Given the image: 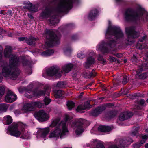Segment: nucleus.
<instances>
[{
	"label": "nucleus",
	"mask_w": 148,
	"mask_h": 148,
	"mask_svg": "<svg viewBox=\"0 0 148 148\" xmlns=\"http://www.w3.org/2000/svg\"><path fill=\"white\" fill-rule=\"evenodd\" d=\"M12 48L9 46H6L4 50V56L10 59V65L8 66L3 62H0V66L3 67L2 73L5 77H10L12 80L16 79L20 73V71L15 67L19 65L21 62L23 65L25 66L28 64V62L24 58L18 59L17 57L11 54Z\"/></svg>",
	"instance_id": "f257e3e1"
},
{
	"label": "nucleus",
	"mask_w": 148,
	"mask_h": 148,
	"mask_svg": "<svg viewBox=\"0 0 148 148\" xmlns=\"http://www.w3.org/2000/svg\"><path fill=\"white\" fill-rule=\"evenodd\" d=\"M124 37V35L119 27L110 25L106 32L105 38L109 39L107 42L103 41L97 47V50L104 54L108 53L109 47H113Z\"/></svg>",
	"instance_id": "f03ea898"
},
{
	"label": "nucleus",
	"mask_w": 148,
	"mask_h": 148,
	"mask_svg": "<svg viewBox=\"0 0 148 148\" xmlns=\"http://www.w3.org/2000/svg\"><path fill=\"white\" fill-rule=\"evenodd\" d=\"M56 126V129L51 131L49 136V138H57L59 137L60 138H63V136L66 135L68 132L66 123L64 121H62L59 123V119H56L54 120L50 126L53 127Z\"/></svg>",
	"instance_id": "7ed1b4c3"
},
{
	"label": "nucleus",
	"mask_w": 148,
	"mask_h": 148,
	"mask_svg": "<svg viewBox=\"0 0 148 148\" xmlns=\"http://www.w3.org/2000/svg\"><path fill=\"white\" fill-rule=\"evenodd\" d=\"M144 11L141 8H140L136 12H133L130 10H127L125 13V17L127 21L138 22L141 21L148 22V14L145 18H143L145 15Z\"/></svg>",
	"instance_id": "20e7f679"
},
{
	"label": "nucleus",
	"mask_w": 148,
	"mask_h": 148,
	"mask_svg": "<svg viewBox=\"0 0 148 148\" xmlns=\"http://www.w3.org/2000/svg\"><path fill=\"white\" fill-rule=\"evenodd\" d=\"M80 0H60L55 8L56 11L58 12H62L71 9L74 3H78Z\"/></svg>",
	"instance_id": "39448f33"
},
{
	"label": "nucleus",
	"mask_w": 148,
	"mask_h": 148,
	"mask_svg": "<svg viewBox=\"0 0 148 148\" xmlns=\"http://www.w3.org/2000/svg\"><path fill=\"white\" fill-rule=\"evenodd\" d=\"M46 34L47 40L45 42V44L48 47L53 46L59 44V39L55 34L53 30H47Z\"/></svg>",
	"instance_id": "423d86ee"
},
{
	"label": "nucleus",
	"mask_w": 148,
	"mask_h": 148,
	"mask_svg": "<svg viewBox=\"0 0 148 148\" xmlns=\"http://www.w3.org/2000/svg\"><path fill=\"white\" fill-rule=\"evenodd\" d=\"M86 122L82 119H77L74 121L72 125L77 135H80L84 131L83 125Z\"/></svg>",
	"instance_id": "0eeeda50"
},
{
	"label": "nucleus",
	"mask_w": 148,
	"mask_h": 148,
	"mask_svg": "<svg viewBox=\"0 0 148 148\" xmlns=\"http://www.w3.org/2000/svg\"><path fill=\"white\" fill-rule=\"evenodd\" d=\"M41 16L44 18H48L49 17V22L52 24H55L59 22L57 16L54 14L52 11L48 8H46L44 11L42 12L41 14Z\"/></svg>",
	"instance_id": "6e6552de"
},
{
	"label": "nucleus",
	"mask_w": 148,
	"mask_h": 148,
	"mask_svg": "<svg viewBox=\"0 0 148 148\" xmlns=\"http://www.w3.org/2000/svg\"><path fill=\"white\" fill-rule=\"evenodd\" d=\"M125 31L128 39V40L126 41L127 45L131 44L132 42V39L137 38L139 35V33L138 32H136L133 27L126 28Z\"/></svg>",
	"instance_id": "1a4fd4ad"
},
{
	"label": "nucleus",
	"mask_w": 148,
	"mask_h": 148,
	"mask_svg": "<svg viewBox=\"0 0 148 148\" xmlns=\"http://www.w3.org/2000/svg\"><path fill=\"white\" fill-rule=\"evenodd\" d=\"M18 125L16 123H12L11 125L8 126L7 129V133L10 135L18 137L21 135V132L18 129Z\"/></svg>",
	"instance_id": "9d476101"
},
{
	"label": "nucleus",
	"mask_w": 148,
	"mask_h": 148,
	"mask_svg": "<svg viewBox=\"0 0 148 148\" xmlns=\"http://www.w3.org/2000/svg\"><path fill=\"white\" fill-rule=\"evenodd\" d=\"M46 73L47 76H55L56 78H60L61 76L59 67L56 66H52L47 69L46 70Z\"/></svg>",
	"instance_id": "9b49d317"
},
{
	"label": "nucleus",
	"mask_w": 148,
	"mask_h": 148,
	"mask_svg": "<svg viewBox=\"0 0 148 148\" xmlns=\"http://www.w3.org/2000/svg\"><path fill=\"white\" fill-rule=\"evenodd\" d=\"M17 98L16 95L13 92L9 90L5 96V101L7 103H12L15 101Z\"/></svg>",
	"instance_id": "f8f14e48"
},
{
	"label": "nucleus",
	"mask_w": 148,
	"mask_h": 148,
	"mask_svg": "<svg viewBox=\"0 0 148 148\" xmlns=\"http://www.w3.org/2000/svg\"><path fill=\"white\" fill-rule=\"evenodd\" d=\"M37 116L38 119L41 122L46 121L49 118L48 115L43 110H40L37 113Z\"/></svg>",
	"instance_id": "ddd939ff"
},
{
	"label": "nucleus",
	"mask_w": 148,
	"mask_h": 148,
	"mask_svg": "<svg viewBox=\"0 0 148 148\" xmlns=\"http://www.w3.org/2000/svg\"><path fill=\"white\" fill-rule=\"evenodd\" d=\"M132 112H124L121 113L119 116V120L121 121L127 119L131 118L133 116Z\"/></svg>",
	"instance_id": "4468645a"
},
{
	"label": "nucleus",
	"mask_w": 148,
	"mask_h": 148,
	"mask_svg": "<svg viewBox=\"0 0 148 148\" xmlns=\"http://www.w3.org/2000/svg\"><path fill=\"white\" fill-rule=\"evenodd\" d=\"M49 131L48 128L40 129L38 131V133L41 137L45 140L47 138V136Z\"/></svg>",
	"instance_id": "2eb2a0df"
},
{
	"label": "nucleus",
	"mask_w": 148,
	"mask_h": 148,
	"mask_svg": "<svg viewBox=\"0 0 148 148\" xmlns=\"http://www.w3.org/2000/svg\"><path fill=\"white\" fill-rule=\"evenodd\" d=\"M34 109L33 102H32L25 104L23 106L22 110L24 111V112H26L27 111L34 110Z\"/></svg>",
	"instance_id": "dca6fc26"
},
{
	"label": "nucleus",
	"mask_w": 148,
	"mask_h": 148,
	"mask_svg": "<svg viewBox=\"0 0 148 148\" xmlns=\"http://www.w3.org/2000/svg\"><path fill=\"white\" fill-rule=\"evenodd\" d=\"M95 62V58L92 56L88 57L87 60L84 64V66L86 68H89L90 66L93 64Z\"/></svg>",
	"instance_id": "f3484780"
},
{
	"label": "nucleus",
	"mask_w": 148,
	"mask_h": 148,
	"mask_svg": "<svg viewBox=\"0 0 148 148\" xmlns=\"http://www.w3.org/2000/svg\"><path fill=\"white\" fill-rule=\"evenodd\" d=\"M50 91V89L49 87L47 86L45 92L42 90L39 91L37 92H32L34 96L39 97L40 95H45V94L48 95Z\"/></svg>",
	"instance_id": "a211bd4d"
},
{
	"label": "nucleus",
	"mask_w": 148,
	"mask_h": 148,
	"mask_svg": "<svg viewBox=\"0 0 148 148\" xmlns=\"http://www.w3.org/2000/svg\"><path fill=\"white\" fill-rule=\"evenodd\" d=\"M91 107V106L90 105L88 101H87L85 102L84 105L79 106L77 108V110L78 111L84 110H87Z\"/></svg>",
	"instance_id": "6ab92c4d"
},
{
	"label": "nucleus",
	"mask_w": 148,
	"mask_h": 148,
	"mask_svg": "<svg viewBox=\"0 0 148 148\" xmlns=\"http://www.w3.org/2000/svg\"><path fill=\"white\" fill-rule=\"evenodd\" d=\"M105 109V107L104 106L99 107L92 112L91 114L93 116H97L100 114Z\"/></svg>",
	"instance_id": "aec40b11"
},
{
	"label": "nucleus",
	"mask_w": 148,
	"mask_h": 148,
	"mask_svg": "<svg viewBox=\"0 0 148 148\" xmlns=\"http://www.w3.org/2000/svg\"><path fill=\"white\" fill-rule=\"evenodd\" d=\"M98 11L96 8L91 10L88 16V18L90 20H93L98 15Z\"/></svg>",
	"instance_id": "412c9836"
},
{
	"label": "nucleus",
	"mask_w": 148,
	"mask_h": 148,
	"mask_svg": "<svg viewBox=\"0 0 148 148\" xmlns=\"http://www.w3.org/2000/svg\"><path fill=\"white\" fill-rule=\"evenodd\" d=\"M132 142V140L131 139L130 140L127 141V140H121L119 141V143L120 147L124 148L127 147V145H129Z\"/></svg>",
	"instance_id": "4be33fe9"
},
{
	"label": "nucleus",
	"mask_w": 148,
	"mask_h": 148,
	"mask_svg": "<svg viewBox=\"0 0 148 148\" xmlns=\"http://www.w3.org/2000/svg\"><path fill=\"white\" fill-rule=\"evenodd\" d=\"M73 66V64L71 63L64 65L62 67V71L64 73H68L71 71Z\"/></svg>",
	"instance_id": "5701e85b"
},
{
	"label": "nucleus",
	"mask_w": 148,
	"mask_h": 148,
	"mask_svg": "<svg viewBox=\"0 0 148 148\" xmlns=\"http://www.w3.org/2000/svg\"><path fill=\"white\" fill-rule=\"evenodd\" d=\"M12 121V117L8 115L4 116L3 119V123L5 125H8Z\"/></svg>",
	"instance_id": "b1692460"
},
{
	"label": "nucleus",
	"mask_w": 148,
	"mask_h": 148,
	"mask_svg": "<svg viewBox=\"0 0 148 148\" xmlns=\"http://www.w3.org/2000/svg\"><path fill=\"white\" fill-rule=\"evenodd\" d=\"M30 134L27 131H24L23 130H21V138L25 139H29L30 138Z\"/></svg>",
	"instance_id": "393cba45"
},
{
	"label": "nucleus",
	"mask_w": 148,
	"mask_h": 148,
	"mask_svg": "<svg viewBox=\"0 0 148 148\" xmlns=\"http://www.w3.org/2000/svg\"><path fill=\"white\" fill-rule=\"evenodd\" d=\"M146 37L144 36L139 40V42L137 44V48L139 49H142L146 47V45H142L141 43L145 40Z\"/></svg>",
	"instance_id": "a878e982"
},
{
	"label": "nucleus",
	"mask_w": 148,
	"mask_h": 148,
	"mask_svg": "<svg viewBox=\"0 0 148 148\" xmlns=\"http://www.w3.org/2000/svg\"><path fill=\"white\" fill-rule=\"evenodd\" d=\"M98 130L102 132H106L111 130L110 127L108 126H100L98 128Z\"/></svg>",
	"instance_id": "bb28decb"
},
{
	"label": "nucleus",
	"mask_w": 148,
	"mask_h": 148,
	"mask_svg": "<svg viewBox=\"0 0 148 148\" xmlns=\"http://www.w3.org/2000/svg\"><path fill=\"white\" fill-rule=\"evenodd\" d=\"M54 52V51L53 50L49 49L42 52L41 55L44 57H47L52 55Z\"/></svg>",
	"instance_id": "cd10ccee"
},
{
	"label": "nucleus",
	"mask_w": 148,
	"mask_h": 148,
	"mask_svg": "<svg viewBox=\"0 0 148 148\" xmlns=\"http://www.w3.org/2000/svg\"><path fill=\"white\" fill-rule=\"evenodd\" d=\"M36 39L34 37H31L29 38H26L25 40L26 42L29 45H32L35 43V41L36 40Z\"/></svg>",
	"instance_id": "c85d7f7f"
},
{
	"label": "nucleus",
	"mask_w": 148,
	"mask_h": 148,
	"mask_svg": "<svg viewBox=\"0 0 148 148\" xmlns=\"http://www.w3.org/2000/svg\"><path fill=\"white\" fill-rule=\"evenodd\" d=\"M8 108V106L6 104L4 103L0 104V113L6 112Z\"/></svg>",
	"instance_id": "c756f323"
},
{
	"label": "nucleus",
	"mask_w": 148,
	"mask_h": 148,
	"mask_svg": "<svg viewBox=\"0 0 148 148\" xmlns=\"http://www.w3.org/2000/svg\"><path fill=\"white\" fill-rule=\"evenodd\" d=\"M67 106L69 110H71L75 106V103L73 101H68L67 103Z\"/></svg>",
	"instance_id": "7c9ffc66"
},
{
	"label": "nucleus",
	"mask_w": 148,
	"mask_h": 148,
	"mask_svg": "<svg viewBox=\"0 0 148 148\" xmlns=\"http://www.w3.org/2000/svg\"><path fill=\"white\" fill-rule=\"evenodd\" d=\"M64 92L61 90H55L54 92V95L56 98H59L62 96Z\"/></svg>",
	"instance_id": "2f4dec72"
},
{
	"label": "nucleus",
	"mask_w": 148,
	"mask_h": 148,
	"mask_svg": "<svg viewBox=\"0 0 148 148\" xmlns=\"http://www.w3.org/2000/svg\"><path fill=\"white\" fill-rule=\"evenodd\" d=\"M66 84V83L64 82H60L57 83L56 87L58 88H62L65 87Z\"/></svg>",
	"instance_id": "473e14b6"
},
{
	"label": "nucleus",
	"mask_w": 148,
	"mask_h": 148,
	"mask_svg": "<svg viewBox=\"0 0 148 148\" xmlns=\"http://www.w3.org/2000/svg\"><path fill=\"white\" fill-rule=\"evenodd\" d=\"M72 50V49L70 48H65L64 49V53L66 55H69L71 53Z\"/></svg>",
	"instance_id": "72a5a7b5"
},
{
	"label": "nucleus",
	"mask_w": 148,
	"mask_h": 148,
	"mask_svg": "<svg viewBox=\"0 0 148 148\" xmlns=\"http://www.w3.org/2000/svg\"><path fill=\"white\" fill-rule=\"evenodd\" d=\"M34 107H38L39 108H41L43 105V104L39 101H36L33 102Z\"/></svg>",
	"instance_id": "f704fd0d"
},
{
	"label": "nucleus",
	"mask_w": 148,
	"mask_h": 148,
	"mask_svg": "<svg viewBox=\"0 0 148 148\" xmlns=\"http://www.w3.org/2000/svg\"><path fill=\"white\" fill-rule=\"evenodd\" d=\"M25 6L23 7L25 9H28L29 10H30L32 6V4L29 2L25 3Z\"/></svg>",
	"instance_id": "c9c22d12"
},
{
	"label": "nucleus",
	"mask_w": 148,
	"mask_h": 148,
	"mask_svg": "<svg viewBox=\"0 0 148 148\" xmlns=\"http://www.w3.org/2000/svg\"><path fill=\"white\" fill-rule=\"evenodd\" d=\"M5 89L4 87L0 86V97H1L4 94Z\"/></svg>",
	"instance_id": "e433bc0d"
},
{
	"label": "nucleus",
	"mask_w": 148,
	"mask_h": 148,
	"mask_svg": "<svg viewBox=\"0 0 148 148\" xmlns=\"http://www.w3.org/2000/svg\"><path fill=\"white\" fill-rule=\"evenodd\" d=\"M98 60L102 62V63L103 64H105L106 62V59H104L103 57L101 55H99L98 56Z\"/></svg>",
	"instance_id": "4c0bfd02"
},
{
	"label": "nucleus",
	"mask_w": 148,
	"mask_h": 148,
	"mask_svg": "<svg viewBox=\"0 0 148 148\" xmlns=\"http://www.w3.org/2000/svg\"><path fill=\"white\" fill-rule=\"evenodd\" d=\"M139 78L141 79H144L147 77L148 76V73H143L139 75Z\"/></svg>",
	"instance_id": "58836bf2"
},
{
	"label": "nucleus",
	"mask_w": 148,
	"mask_h": 148,
	"mask_svg": "<svg viewBox=\"0 0 148 148\" xmlns=\"http://www.w3.org/2000/svg\"><path fill=\"white\" fill-rule=\"evenodd\" d=\"M85 55L84 53L80 52L77 54V56L79 58H83L85 57Z\"/></svg>",
	"instance_id": "ea45409f"
},
{
	"label": "nucleus",
	"mask_w": 148,
	"mask_h": 148,
	"mask_svg": "<svg viewBox=\"0 0 148 148\" xmlns=\"http://www.w3.org/2000/svg\"><path fill=\"white\" fill-rule=\"evenodd\" d=\"M29 10L32 12H36L38 11V9L36 6L32 5Z\"/></svg>",
	"instance_id": "a19ab883"
},
{
	"label": "nucleus",
	"mask_w": 148,
	"mask_h": 148,
	"mask_svg": "<svg viewBox=\"0 0 148 148\" xmlns=\"http://www.w3.org/2000/svg\"><path fill=\"white\" fill-rule=\"evenodd\" d=\"M129 80V78L127 76H125L123 77V79L122 82V83L123 84H125Z\"/></svg>",
	"instance_id": "79ce46f5"
},
{
	"label": "nucleus",
	"mask_w": 148,
	"mask_h": 148,
	"mask_svg": "<svg viewBox=\"0 0 148 148\" xmlns=\"http://www.w3.org/2000/svg\"><path fill=\"white\" fill-rule=\"evenodd\" d=\"M44 101L45 105H48L51 101V99L47 97H46L44 99Z\"/></svg>",
	"instance_id": "37998d69"
},
{
	"label": "nucleus",
	"mask_w": 148,
	"mask_h": 148,
	"mask_svg": "<svg viewBox=\"0 0 148 148\" xmlns=\"http://www.w3.org/2000/svg\"><path fill=\"white\" fill-rule=\"evenodd\" d=\"M139 128L138 127H136L135 128V131H133L132 134L131 135L132 136H134L137 134L138 132V130Z\"/></svg>",
	"instance_id": "c03bdc74"
},
{
	"label": "nucleus",
	"mask_w": 148,
	"mask_h": 148,
	"mask_svg": "<svg viewBox=\"0 0 148 148\" xmlns=\"http://www.w3.org/2000/svg\"><path fill=\"white\" fill-rule=\"evenodd\" d=\"M96 75V73L95 72V70L94 69H93L92 72L90 73L89 76L90 77H94Z\"/></svg>",
	"instance_id": "a18cd8bd"
},
{
	"label": "nucleus",
	"mask_w": 148,
	"mask_h": 148,
	"mask_svg": "<svg viewBox=\"0 0 148 148\" xmlns=\"http://www.w3.org/2000/svg\"><path fill=\"white\" fill-rule=\"evenodd\" d=\"M142 145L140 143H136L134 144L133 146L135 148H138L140 147Z\"/></svg>",
	"instance_id": "49530a36"
},
{
	"label": "nucleus",
	"mask_w": 148,
	"mask_h": 148,
	"mask_svg": "<svg viewBox=\"0 0 148 148\" xmlns=\"http://www.w3.org/2000/svg\"><path fill=\"white\" fill-rule=\"evenodd\" d=\"M116 115V113L115 112H112L110 113V118H113Z\"/></svg>",
	"instance_id": "de8ad7c7"
},
{
	"label": "nucleus",
	"mask_w": 148,
	"mask_h": 148,
	"mask_svg": "<svg viewBox=\"0 0 148 148\" xmlns=\"http://www.w3.org/2000/svg\"><path fill=\"white\" fill-rule=\"evenodd\" d=\"M131 60L134 63L136 62L137 61L136 56L134 55L133 56V57L132 58Z\"/></svg>",
	"instance_id": "09e8293b"
},
{
	"label": "nucleus",
	"mask_w": 148,
	"mask_h": 148,
	"mask_svg": "<svg viewBox=\"0 0 148 148\" xmlns=\"http://www.w3.org/2000/svg\"><path fill=\"white\" fill-rule=\"evenodd\" d=\"M27 37H20L18 38V39L19 41H23L24 40H25H25H26V38H27Z\"/></svg>",
	"instance_id": "8fccbe9b"
},
{
	"label": "nucleus",
	"mask_w": 148,
	"mask_h": 148,
	"mask_svg": "<svg viewBox=\"0 0 148 148\" xmlns=\"http://www.w3.org/2000/svg\"><path fill=\"white\" fill-rule=\"evenodd\" d=\"M3 50V48L1 45H0V59L1 58L2 56V52Z\"/></svg>",
	"instance_id": "3c124183"
},
{
	"label": "nucleus",
	"mask_w": 148,
	"mask_h": 148,
	"mask_svg": "<svg viewBox=\"0 0 148 148\" xmlns=\"http://www.w3.org/2000/svg\"><path fill=\"white\" fill-rule=\"evenodd\" d=\"M138 102H139V103L141 105L144 104L145 102L144 100L143 99H141Z\"/></svg>",
	"instance_id": "603ef678"
},
{
	"label": "nucleus",
	"mask_w": 148,
	"mask_h": 148,
	"mask_svg": "<svg viewBox=\"0 0 148 148\" xmlns=\"http://www.w3.org/2000/svg\"><path fill=\"white\" fill-rule=\"evenodd\" d=\"M110 60L111 62H114L115 61V58L114 57H110Z\"/></svg>",
	"instance_id": "864d4df0"
},
{
	"label": "nucleus",
	"mask_w": 148,
	"mask_h": 148,
	"mask_svg": "<svg viewBox=\"0 0 148 148\" xmlns=\"http://www.w3.org/2000/svg\"><path fill=\"white\" fill-rule=\"evenodd\" d=\"M148 138V136L145 135L142 136V138L143 139L145 140L147 139Z\"/></svg>",
	"instance_id": "5fc2aeb1"
},
{
	"label": "nucleus",
	"mask_w": 148,
	"mask_h": 148,
	"mask_svg": "<svg viewBox=\"0 0 148 148\" xmlns=\"http://www.w3.org/2000/svg\"><path fill=\"white\" fill-rule=\"evenodd\" d=\"M109 148H119L118 147H117L116 145H113L110 146Z\"/></svg>",
	"instance_id": "6e6d98bb"
},
{
	"label": "nucleus",
	"mask_w": 148,
	"mask_h": 148,
	"mask_svg": "<svg viewBox=\"0 0 148 148\" xmlns=\"http://www.w3.org/2000/svg\"><path fill=\"white\" fill-rule=\"evenodd\" d=\"M114 55L116 57L120 58L122 56V55L119 54H116Z\"/></svg>",
	"instance_id": "4d7b16f0"
},
{
	"label": "nucleus",
	"mask_w": 148,
	"mask_h": 148,
	"mask_svg": "<svg viewBox=\"0 0 148 148\" xmlns=\"http://www.w3.org/2000/svg\"><path fill=\"white\" fill-rule=\"evenodd\" d=\"M8 12L10 16H12V13L11 10H8Z\"/></svg>",
	"instance_id": "13d9d810"
},
{
	"label": "nucleus",
	"mask_w": 148,
	"mask_h": 148,
	"mask_svg": "<svg viewBox=\"0 0 148 148\" xmlns=\"http://www.w3.org/2000/svg\"><path fill=\"white\" fill-rule=\"evenodd\" d=\"M28 16L31 19H32L33 18V17L31 14H28Z\"/></svg>",
	"instance_id": "bf43d9fd"
},
{
	"label": "nucleus",
	"mask_w": 148,
	"mask_h": 148,
	"mask_svg": "<svg viewBox=\"0 0 148 148\" xmlns=\"http://www.w3.org/2000/svg\"><path fill=\"white\" fill-rule=\"evenodd\" d=\"M15 113L16 115H17L21 114V112H20L18 110H17L15 112Z\"/></svg>",
	"instance_id": "052dcab7"
},
{
	"label": "nucleus",
	"mask_w": 148,
	"mask_h": 148,
	"mask_svg": "<svg viewBox=\"0 0 148 148\" xmlns=\"http://www.w3.org/2000/svg\"><path fill=\"white\" fill-rule=\"evenodd\" d=\"M0 14H2L4 15L5 14L4 13V10H2L0 11Z\"/></svg>",
	"instance_id": "680f3d73"
},
{
	"label": "nucleus",
	"mask_w": 148,
	"mask_h": 148,
	"mask_svg": "<svg viewBox=\"0 0 148 148\" xmlns=\"http://www.w3.org/2000/svg\"><path fill=\"white\" fill-rule=\"evenodd\" d=\"M145 141V140H143V139H142L140 141V143L141 144H143V143H144Z\"/></svg>",
	"instance_id": "e2e57ef3"
},
{
	"label": "nucleus",
	"mask_w": 148,
	"mask_h": 148,
	"mask_svg": "<svg viewBox=\"0 0 148 148\" xmlns=\"http://www.w3.org/2000/svg\"><path fill=\"white\" fill-rule=\"evenodd\" d=\"M2 78L3 77L0 74V82H1L2 81Z\"/></svg>",
	"instance_id": "0e129e2a"
},
{
	"label": "nucleus",
	"mask_w": 148,
	"mask_h": 148,
	"mask_svg": "<svg viewBox=\"0 0 148 148\" xmlns=\"http://www.w3.org/2000/svg\"><path fill=\"white\" fill-rule=\"evenodd\" d=\"M137 96L140 97H143V96L142 95L138 94L137 95Z\"/></svg>",
	"instance_id": "69168bd1"
},
{
	"label": "nucleus",
	"mask_w": 148,
	"mask_h": 148,
	"mask_svg": "<svg viewBox=\"0 0 148 148\" xmlns=\"http://www.w3.org/2000/svg\"><path fill=\"white\" fill-rule=\"evenodd\" d=\"M83 95V93H81L78 96V97L79 98H81Z\"/></svg>",
	"instance_id": "338daca9"
},
{
	"label": "nucleus",
	"mask_w": 148,
	"mask_h": 148,
	"mask_svg": "<svg viewBox=\"0 0 148 148\" xmlns=\"http://www.w3.org/2000/svg\"><path fill=\"white\" fill-rule=\"evenodd\" d=\"M145 148H148V143H147L145 145Z\"/></svg>",
	"instance_id": "774afa93"
}]
</instances>
